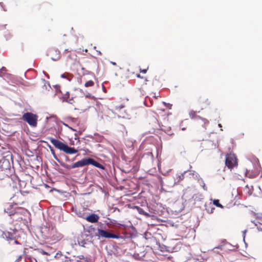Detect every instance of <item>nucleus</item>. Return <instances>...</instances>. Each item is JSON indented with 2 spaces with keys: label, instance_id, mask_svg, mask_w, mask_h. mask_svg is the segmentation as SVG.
Returning <instances> with one entry per match:
<instances>
[{
  "label": "nucleus",
  "instance_id": "obj_1",
  "mask_svg": "<svg viewBox=\"0 0 262 262\" xmlns=\"http://www.w3.org/2000/svg\"><path fill=\"white\" fill-rule=\"evenodd\" d=\"M98 225L99 227L96 229L97 232L95 233V236L97 237L98 239L101 238L124 239L123 236L115 233L112 230L105 229V227H103L102 223L99 222Z\"/></svg>",
  "mask_w": 262,
  "mask_h": 262
},
{
  "label": "nucleus",
  "instance_id": "obj_2",
  "mask_svg": "<svg viewBox=\"0 0 262 262\" xmlns=\"http://www.w3.org/2000/svg\"><path fill=\"white\" fill-rule=\"evenodd\" d=\"M40 232L42 237L45 239H51L54 241L60 240L62 236L60 234H55L56 229L52 226H43L40 227Z\"/></svg>",
  "mask_w": 262,
  "mask_h": 262
},
{
  "label": "nucleus",
  "instance_id": "obj_3",
  "mask_svg": "<svg viewBox=\"0 0 262 262\" xmlns=\"http://www.w3.org/2000/svg\"><path fill=\"white\" fill-rule=\"evenodd\" d=\"M51 143L57 149L63 151L67 154H74L78 152V150L74 147H70L66 143L53 138H50Z\"/></svg>",
  "mask_w": 262,
  "mask_h": 262
},
{
  "label": "nucleus",
  "instance_id": "obj_4",
  "mask_svg": "<svg viewBox=\"0 0 262 262\" xmlns=\"http://www.w3.org/2000/svg\"><path fill=\"white\" fill-rule=\"evenodd\" d=\"M0 235L2 238L8 241L9 243L19 236L18 231L14 227H11L3 231L0 229Z\"/></svg>",
  "mask_w": 262,
  "mask_h": 262
},
{
  "label": "nucleus",
  "instance_id": "obj_5",
  "mask_svg": "<svg viewBox=\"0 0 262 262\" xmlns=\"http://www.w3.org/2000/svg\"><path fill=\"white\" fill-rule=\"evenodd\" d=\"M23 119L32 127H36L37 125L38 116L31 112H27L23 115Z\"/></svg>",
  "mask_w": 262,
  "mask_h": 262
},
{
  "label": "nucleus",
  "instance_id": "obj_6",
  "mask_svg": "<svg viewBox=\"0 0 262 262\" xmlns=\"http://www.w3.org/2000/svg\"><path fill=\"white\" fill-rule=\"evenodd\" d=\"M236 164V159L234 155H227L225 160L226 166L231 169Z\"/></svg>",
  "mask_w": 262,
  "mask_h": 262
},
{
  "label": "nucleus",
  "instance_id": "obj_7",
  "mask_svg": "<svg viewBox=\"0 0 262 262\" xmlns=\"http://www.w3.org/2000/svg\"><path fill=\"white\" fill-rule=\"evenodd\" d=\"M89 165V157L82 159L73 164V167H81Z\"/></svg>",
  "mask_w": 262,
  "mask_h": 262
},
{
  "label": "nucleus",
  "instance_id": "obj_8",
  "mask_svg": "<svg viewBox=\"0 0 262 262\" xmlns=\"http://www.w3.org/2000/svg\"><path fill=\"white\" fill-rule=\"evenodd\" d=\"M88 221V222L92 223H95L98 222L99 216L95 213H92L89 215H87L86 217H84Z\"/></svg>",
  "mask_w": 262,
  "mask_h": 262
},
{
  "label": "nucleus",
  "instance_id": "obj_9",
  "mask_svg": "<svg viewBox=\"0 0 262 262\" xmlns=\"http://www.w3.org/2000/svg\"><path fill=\"white\" fill-rule=\"evenodd\" d=\"M1 168L3 170L9 169L11 168V163L9 160L4 158L0 161Z\"/></svg>",
  "mask_w": 262,
  "mask_h": 262
},
{
  "label": "nucleus",
  "instance_id": "obj_10",
  "mask_svg": "<svg viewBox=\"0 0 262 262\" xmlns=\"http://www.w3.org/2000/svg\"><path fill=\"white\" fill-rule=\"evenodd\" d=\"M90 164L102 170L105 169V167L103 165L91 158H89V165Z\"/></svg>",
  "mask_w": 262,
  "mask_h": 262
},
{
  "label": "nucleus",
  "instance_id": "obj_11",
  "mask_svg": "<svg viewBox=\"0 0 262 262\" xmlns=\"http://www.w3.org/2000/svg\"><path fill=\"white\" fill-rule=\"evenodd\" d=\"M78 243L80 246L88 248V246L92 244V242L88 239L85 240L84 239H79L78 240Z\"/></svg>",
  "mask_w": 262,
  "mask_h": 262
},
{
  "label": "nucleus",
  "instance_id": "obj_12",
  "mask_svg": "<svg viewBox=\"0 0 262 262\" xmlns=\"http://www.w3.org/2000/svg\"><path fill=\"white\" fill-rule=\"evenodd\" d=\"M4 211L9 216H11L15 213V211L13 209V206L12 205H9L7 208H5Z\"/></svg>",
  "mask_w": 262,
  "mask_h": 262
},
{
  "label": "nucleus",
  "instance_id": "obj_13",
  "mask_svg": "<svg viewBox=\"0 0 262 262\" xmlns=\"http://www.w3.org/2000/svg\"><path fill=\"white\" fill-rule=\"evenodd\" d=\"M134 208L137 210V211L139 214L143 215L145 216L148 217L150 216V215L148 213L145 212L142 208L137 206H134Z\"/></svg>",
  "mask_w": 262,
  "mask_h": 262
},
{
  "label": "nucleus",
  "instance_id": "obj_14",
  "mask_svg": "<svg viewBox=\"0 0 262 262\" xmlns=\"http://www.w3.org/2000/svg\"><path fill=\"white\" fill-rule=\"evenodd\" d=\"M222 243H223L224 244L223 245H220L218 246H216L215 247H214V248H213L211 251L213 252H216V250H217V249H221V250H223V248H224V244H228L230 246H231L229 243H228L226 240H224L222 242Z\"/></svg>",
  "mask_w": 262,
  "mask_h": 262
},
{
  "label": "nucleus",
  "instance_id": "obj_15",
  "mask_svg": "<svg viewBox=\"0 0 262 262\" xmlns=\"http://www.w3.org/2000/svg\"><path fill=\"white\" fill-rule=\"evenodd\" d=\"M190 175H192L193 177L198 180V182H203V179L200 177V175L194 171H190Z\"/></svg>",
  "mask_w": 262,
  "mask_h": 262
},
{
  "label": "nucleus",
  "instance_id": "obj_16",
  "mask_svg": "<svg viewBox=\"0 0 262 262\" xmlns=\"http://www.w3.org/2000/svg\"><path fill=\"white\" fill-rule=\"evenodd\" d=\"M88 137L96 140L97 142H101L103 138L101 136L97 133L94 134V135H89Z\"/></svg>",
  "mask_w": 262,
  "mask_h": 262
},
{
  "label": "nucleus",
  "instance_id": "obj_17",
  "mask_svg": "<svg viewBox=\"0 0 262 262\" xmlns=\"http://www.w3.org/2000/svg\"><path fill=\"white\" fill-rule=\"evenodd\" d=\"M60 163V164L64 168L67 169H72V168H75V167H73V165H68L63 162H62V161H60V162H59Z\"/></svg>",
  "mask_w": 262,
  "mask_h": 262
},
{
  "label": "nucleus",
  "instance_id": "obj_18",
  "mask_svg": "<svg viewBox=\"0 0 262 262\" xmlns=\"http://www.w3.org/2000/svg\"><path fill=\"white\" fill-rule=\"evenodd\" d=\"M254 224V225L257 227V229L259 231H262V223H259L257 221H252Z\"/></svg>",
  "mask_w": 262,
  "mask_h": 262
},
{
  "label": "nucleus",
  "instance_id": "obj_19",
  "mask_svg": "<svg viewBox=\"0 0 262 262\" xmlns=\"http://www.w3.org/2000/svg\"><path fill=\"white\" fill-rule=\"evenodd\" d=\"M49 148H50V150L51 151L52 154L53 155V156L54 158L58 162H60V160L58 158L57 156L56 155L55 153L54 150L53 149V148L51 147V146H49Z\"/></svg>",
  "mask_w": 262,
  "mask_h": 262
},
{
  "label": "nucleus",
  "instance_id": "obj_20",
  "mask_svg": "<svg viewBox=\"0 0 262 262\" xmlns=\"http://www.w3.org/2000/svg\"><path fill=\"white\" fill-rule=\"evenodd\" d=\"M55 52L56 53V57H51L52 60L53 61H56L60 58V52L57 50H55Z\"/></svg>",
  "mask_w": 262,
  "mask_h": 262
},
{
  "label": "nucleus",
  "instance_id": "obj_21",
  "mask_svg": "<svg viewBox=\"0 0 262 262\" xmlns=\"http://www.w3.org/2000/svg\"><path fill=\"white\" fill-rule=\"evenodd\" d=\"M71 74L70 73H65L61 75V77L62 78H66L69 81L71 80L72 78L70 77L69 76H70Z\"/></svg>",
  "mask_w": 262,
  "mask_h": 262
},
{
  "label": "nucleus",
  "instance_id": "obj_22",
  "mask_svg": "<svg viewBox=\"0 0 262 262\" xmlns=\"http://www.w3.org/2000/svg\"><path fill=\"white\" fill-rule=\"evenodd\" d=\"M195 119H201L202 120V121H204V124H208L209 123V121L208 120H207L206 119L204 118H203L200 116H195Z\"/></svg>",
  "mask_w": 262,
  "mask_h": 262
},
{
  "label": "nucleus",
  "instance_id": "obj_23",
  "mask_svg": "<svg viewBox=\"0 0 262 262\" xmlns=\"http://www.w3.org/2000/svg\"><path fill=\"white\" fill-rule=\"evenodd\" d=\"M94 84V82L92 80H89L84 84L85 87L92 86Z\"/></svg>",
  "mask_w": 262,
  "mask_h": 262
},
{
  "label": "nucleus",
  "instance_id": "obj_24",
  "mask_svg": "<svg viewBox=\"0 0 262 262\" xmlns=\"http://www.w3.org/2000/svg\"><path fill=\"white\" fill-rule=\"evenodd\" d=\"M213 204L217 207L223 208V205L220 203L219 200H214Z\"/></svg>",
  "mask_w": 262,
  "mask_h": 262
},
{
  "label": "nucleus",
  "instance_id": "obj_25",
  "mask_svg": "<svg viewBox=\"0 0 262 262\" xmlns=\"http://www.w3.org/2000/svg\"><path fill=\"white\" fill-rule=\"evenodd\" d=\"M70 94L69 92H67L66 94L62 97V98L63 99L62 101H66L67 100H68L69 98Z\"/></svg>",
  "mask_w": 262,
  "mask_h": 262
},
{
  "label": "nucleus",
  "instance_id": "obj_26",
  "mask_svg": "<svg viewBox=\"0 0 262 262\" xmlns=\"http://www.w3.org/2000/svg\"><path fill=\"white\" fill-rule=\"evenodd\" d=\"M245 175H246V176H247L250 178H253L255 177V174H252V173H250V172L248 171L247 170L245 173Z\"/></svg>",
  "mask_w": 262,
  "mask_h": 262
},
{
  "label": "nucleus",
  "instance_id": "obj_27",
  "mask_svg": "<svg viewBox=\"0 0 262 262\" xmlns=\"http://www.w3.org/2000/svg\"><path fill=\"white\" fill-rule=\"evenodd\" d=\"M4 36L6 40H8L11 37V35L10 32L7 31L4 34Z\"/></svg>",
  "mask_w": 262,
  "mask_h": 262
},
{
  "label": "nucleus",
  "instance_id": "obj_28",
  "mask_svg": "<svg viewBox=\"0 0 262 262\" xmlns=\"http://www.w3.org/2000/svg\"><path fill=\"white\" fill-rule=\"evenodd\" d=\"M189 115L191 119H195V116H196V115H195V112H194L193 111H191L189 112Z\"/></svg>",
  "mask_w": 262,
  "mask_h": 262
},
{
  "label": "nucleus",
  "instance_id": "obj_29",
  "mask_svg": "<svg viewBox=\"0 0 262 262\" xmlns=\"http://www.w3.org/2000/svg\"><path fill=\"white\" fill-rule=\"evenodd\" d=\"M199 183H200V185L202 187L204 190L206 191L207 190V187H206L205 183H204L203 180V182L200 181V182Z\"/></svg>",
  "mask_w": 262,
  "mask_h": 262
},
{
  "label": "nucleus",
  "instance_id": "obj_30",
  "mask_svg": "<svg viewBox=\"0 0 262 262\" xmlns=\"http://www.w3.org/2000/svg\"><path fill=\"white\" fill-rule=\"evenodd\" d=\"M186 173V171H185L184 173H181L180 175L178 176L179 180L178 181H180L182 180L184 178V174Z\"/></svg>",
  "mask_w": 262,
  "mask_h": 262
},
{
  "label": "nucleus",
  "instance_id": "obj_31",
  "mask_svg": "<svg viewBox=\"0 0 262 262\" xmlns=\"http://www.w3.org/2000/svg\"><path fill=\"white\" fill-rule=\"evenodd\" d=\"M81 70L83 71L82 75H88L90 74L91 72L86 70H85L84 68H82Z\"/></svg>",
  "mask_w": 262,
  "mask_h": 262
},
{
  "label": "nucleus",
  "instance_id": "obj_32",
  "mask_svg": "<svg viewBox=\"0 0 262 262\" xmlns=\"http://www.w3.org/2000/svg\"><path fill=\"white\" fill-rule=\"evenodd\" d=\"M104 223L107 225H108L111 223H112L111 221V219L109 218H107V220H105L104 221Z\"/></svg>",
  "mask_w": 262,
  "mask_h": 262
},
{
  "label": "nucleus",
  "instance_id": "obj_33",
  "mask_svg": "<svg viewBox=\"0 0 262 262\" xmlns=\"http://www.w3.org/2000/svg\"><path fill=\"white\" fill-rule=\"evenodd\" d=\"M39 252L43 255H49V253L42 249H39Z\"/></svg>",
  "mask_w": 262,
  "mask_h": 262
},
{
  "label": "nucleus",
  "instance_id": "obj_34",
  "mask_svg": "<svg viewBox=\"0 0 262 262\" xmlns=\"http://www.w3.org/2000/svg\"><path fill=\"white\" fill-rule=\"evenodd\" d=\"M251 188H251V189H249V192H248V193H249V194L250 195H251V194H253V191L254 190V187H253V186H251Z\"/></svg>",
  "mask_w": 262,
  "mask_h": 262
},
{
  "label": "nucleus",
  "instance_id": "obj_35",
  "mask_svg": "<svg viewBox=\"0 0 262 262\" xmlns=\"http://www.w3.org/2000/svg\"><path fill=\"white\" fill-rule=\"evenodd\" d=\"M85 97L89 98H94L93 96H92L91 94L88 93L85 95Z\"/></svg>",
  "mask_w": 262,
  "mask_h": 262
},
{
  "label": "nucleus",
  "instance_id": "obj_36",
  "mask_svg": "<svg viewBox=\"0 0 262 262\" xmlns=\"http://www.w3.org/2000/svg\"><path fill=\"white\" fill-rule=\"evenodd\" d=\"M164 103V104L167 107H168L169 108H170L171 106V104H169V103H166V102H163Z\"/></svg>",
  "mask_w": 262,
  "mask_h": 262
},
{
  "label": "nucleus",
  "instance_id": "obj_37",
  "mask_svg": "<svg viewBox=\"0 0 262 262\" xmlns=\"http://www.w3.org/2000/svg\"><path fill=\"white\" fill-rule=\"evenodd\" d=\"M55 89H56V91L57 93H58V92H61V91L59 89V85H55Z\"/></svg>",
  "mask_w": 262,
  "mask_h": 262
},
{
  "label": "nucleus",
  "instance_id": "obj_38",
  "mask_svg": "<svg viewBox=\"0 0 262 262\" xmlns=\"http://www.w3.org/2000/svg\"><path fill=\"white\" fill-rule=\"evenodd\" d=\"M66 101L68 102V103H70V104H72L73 103V98H72L71 99H68V100H67Z\"/></svg>",
  "mask_w": 262,
  "mask_h": 262
},
{
  "label": "nucleus",
  "instance_id": "obj_39",
  "mask_svg": "<svg viewBox=\"0 0 262 262\" xmlns=\"http://www.w3.org/2000/svg\"><path fill=\"white\" fill-rule=\"evenodd\" d=\"M63 124L66 126H67L68 127H69L70 129H71V130H73V131H76V129L70 127L68 124L64 123H63Z\"/></svg>",
  "mask_w": 262,
  "mask_h": 262
},
{
  "label": "nucleus",
  "instance_id": "obj_40",
  "mask_svg": "<svg viewBox=\"0 0 262 262\" xmlns=\"http://www.w3.org/2000/svg\"><path fill=\"white\" fill-rule=\"evenodd\" d=\"M246 231H247V230H245L243 232V240H244V242H245V236H246Z\"/></svg>",
  "mask_w": 262,
  "mask_h": 262
},
{
  "label": "nucleus",
  "instance_id": "obj_41",
  "mask_svg": "<svg viewBox=\"0 0 262 262\" xmlns=\"http://www.w3.org/2000/svg\"><path fill=\"white\" fill-rule=\"evenodd\" d=\"M140 72H141V73H142L145 74V73H146V72H147V69H143V70L140 69Z\"/></svg>",
  "mask_w": 262,
  "mask_h": 262
},
{
  "label": "nucleus",
  "instance_id": "obj_42",
  "mask_svg": "<svg viewBox=\"0 0 262 262\" xmlns=\"http://www.w3.org/2000/svg\"><path fill=\"white\" fill-rule=\"evenodd\" d=\"M78 258L79 259H84V257L83 255H78Z\"/></svg>",
  "mask_w": 262,
  "mask_h": 262
},
{
  "label": "nucleus",
  "instance_id": "obj_43",
  "mask_svg": "<svg viewBox=\"0 0 262 262\" xmlns=\"http://www.w3.org/2000/svg\"><path fill=\"white\" fill-rule=\"evenodd\" d=\"M21 259V256H19L16 260L15 262H19Z\"/></svg>",
  "mask_w": 262,
  "mask_h": 262
},
{
  "label": "nucleus",
  "instance_id": "obj_44",
  "mask_svg": "<svg viewBox=\"0 0 262 262\" xmlns=\"http://www.w3.org/2000/svg\"><path fill=\"white\" fill-rule=\"evenodd\" d=\"M146 154H147V155H148V156H150L152 159L153 158V155H152V152H148Z\"/></svg>",
  "mask_w": 262,
  "mask_h": 262
},
{
  "label": "nucleus",
  "instance_id": "obj_45",
  "mask_svg": "<svg viewBox=\"0 0 262 262\" xmlns=\"http://www.w3.org/2000/svg\"><path fill=\"white\" fill-rule=\"evenodd\" d=\"M13 241H14V243L15 244H17V245L20 244V243L16 239V238H15V239H13Z\"/></svg>",
  "mask_w": 262,
  "mask_h": 262
},
{
  "label": "nucleus",
  "instance_id": "obj_46",
  "mask_svg": "<svg viewBox=\"0 0 262 262\" xmlns=\"http://www.w3.org/2000/svg\"><path fill=\"white\" fill-rule=\"evenodd\" d=\"M75 138H74L75 140H76L78 139V135H77V134H75Z\"/></svg>",
  "mask_w": 262,
  "mask_h": 262
},
{
  "label": "nucleus",
  "instance_id": "obj_47",
  "mask_svg": "<svg viewBox=\"0 0 262 262\" xmlns=\"http://www.w3.org/2000/svg\"><path fill=\"white\" fill-rule=\"evenodd\" d=\"M111 63L114 65V66H116V63L115 62H113V61H111Z\"/></svg>",
  "mask_w": 262,
  "mask_h": 262
},
{
  "label": "nucleus",
  "instance_id": "obj_48",
  "mask_svg": "<svg viewBox=\"0 0 262 262\" xmlns=\"http://www.w3.org/2000/svg\"><path fill=\"white\" fill-rule=\"evenodd\" d=\"M137 76V77H138V78H143V77H142V76H141L140 74H138Z\"/></svg>",
  "mask_w": 262,
  "mask_h": 262
},
{
  "label": "nucleus",
  "instance_id": "obj_49",
  "mask_svg": "<svg viewBox=\"0 0 262 262\" xmlns=\"http://www.w3.org/2000/svg\"><path fill=\"white\" fill-rule=\"evenodd\" d=\"M214 209H215L214 208H211V211H210V213H212L213 212V210H214Z\"/></svg>",
  "mask_w": 262,
  "mask_h": 262
},
{
  "label": "nucleus",
  "instance_id": "obj_50",
  "mask_svg": "<svg viewBox=\"0 0 262 262\" xmlns=\"http://www.w3.org/2000/svg\"><path fill=\"white\" fill-rule=\"evenodd\" d=\"M96 51L99 55H101V52L100 51L97 50Z\"/></svg>",
  "mask_w": 262,
  "mask_h": 262
},
{
  "label": "nucleus",
  "instance_id": "obj_51",
  "mask_svg": "<svg viewBox=\"0 0 262 262\" xmlns=\"http://www.w3.org/2000/svg\"><path fill=\"white\" fill-rule=\"evenodd\" d=\"M255 189H259V190H260V187H259V186H256L255 187Z\"/></svg>",
  "mask_w": 262,
  "mask_h": 262
},
{
  "label": "nucleus",
  "instance_id": "obj_52",
  "mask_svg": "<svg viewBox=\"0 0 262 262\" xmlns=\"http://www.w3.org/2000/svg\"><path fill=\"white\" fill-rule=\"evenodd\" d=\"M77 90H78L80 92L83 93V91L81 89H77Z\"/></svg>",
  "mask_w": 262,
  "mask_h": 262
},
{
  "label": "nucleus",
  "instance_id": "obj_53",
  "mask_svg": "<svg viewBox=\"0 0 262 262\" xmlns=\"http://www.w3.org/2000/svg\"><path fill=\"white\" fill-rule=\"evenodd\" d=\"M218 126H219V127H222V126L221 124H218Z\"/></svg>",
  "mask_w": 262,
  "mask_h": 262
},
{
  "label": "nucleus",
  "instance_id": "obj_54",
  "mask_svg": "<svg viewBox=\"0 0 262 262\" xmlns=\"http://www.w3.org/2000/svg\"><path fill=\"white\" fill-rule=\"evenodd\" d=\"M102 88H103V91H105V88H104V87L103 84H102Z\"/></svg>",
  "mask_w": 262,
  "mask_h": 262
},
{
  "label": "nucleus",
  "instance_id": "obj_55",
  "mask_svg": "<svg viewBox=\"0 0 262 262\" xmlns=\"http://www.w3.org/2000/svg\"><path fill=\"white\" fill-rule=\"evenodd\" d=\"M215 253H217V254H219V252L217 250H216V252H215Z\"/></svg>",
  "mask_w": 262,
  "mask_h": 262
},
{
  "label": "nucleus",
  "instance_id": "obj_56",
  "mask_svg": "<svg viewBox=\"0 0 262 262\" xmlns=\"http://www.w3.org/2000/svg\"><path fill=\"white\" fill-rule=\"evenodd\" d=\"M185 129H186V128H185V127H183V128H182V130H185Z\"/></svg>",
  "mask_w": 262,
  "mask_h": 262
},
{
  "label": "nucleus",
  "instance_id": "obj_57",
  "mask_svg": "<svg viewBox=\"0 0 262 262\" xmlns=\"http://www.w3.org/2000/svg\"><path fill=\"white\" fill-rule=\"evenodd\" d=\"M65 51H66V52H68V51H69V50H68V49H66V50H65Z\"/></svg>",
  "mask_w": 262,
  "mask_h": 262
},
{
  "label": "nucleus",
  "instance_id": "obj_58",
  "mask_svg": "<svg viewBox=\"0 0 262 262\" xmlns=\"http://www.w3.org/2000/svg\"><path fill=\"white\" fill-rule=\"evenodd\" d=\"M81 133H82V132H81V131L79 132V134H81Z\"/></svg>",
  "mask_w": 262,
  "mask_h": 262
},
{
  "label": "nucleus",
  "instance_id": "obj_59",
  "mask_svg": "<svg viewBox=\"0 0 262 262\" xmlns=\"http://www.w3.org/2000/svg\"><path fill=\"white\" fill-rule=\"evenodd\" d=\"M58 254H59V253H58H58H57V254H56V256L55 257H57V256L58 255Z\"/></svg>",
  "mask_w": 262,
  "mask_h": 262
},
{
  "label": "nucleus",
  "instance_id": "obj_60",
  "mask_svg": "<svg viewBox=\"0 0 262 262\" xmlns=\"http://www.w3.org/2000/svg\"><path fill=\"white\" fill-rule=\"evenodd\" d=\"M148 80L147 79H145V82H147Z\"/></svg>",
  "mask_w": 262,
  "mask_h": 262
},
{
  "label": "nucleus",
  "instance_id": "obj_61",
  "mask_svg": "<svg viewBox=\"0 0 262 262\" xmlns=\"http://www.w3.org/2000/svg\"><path fill=\"white\" fill-rule=\"evenodd\" d=\"M67 161L69 160V158L67 157V159H66Z\"/></svg>",
  "mask_w": 262,
  "mask_h": 262
},
{
  "label": "nucleus",
  "instance_id": "obj_62",
  "mask_svg": "<svg viewBox=\"0 0 262 262\" xmlns=\"http://www.w3.org/2000/svg\"><path fill=\"white\" fill-rule=\"evenodd\" d=\"M96 47H94V49H96Z\"/></svg>",
  "mask_w": 262,
  "mask_h": 262
}]
</instances>
